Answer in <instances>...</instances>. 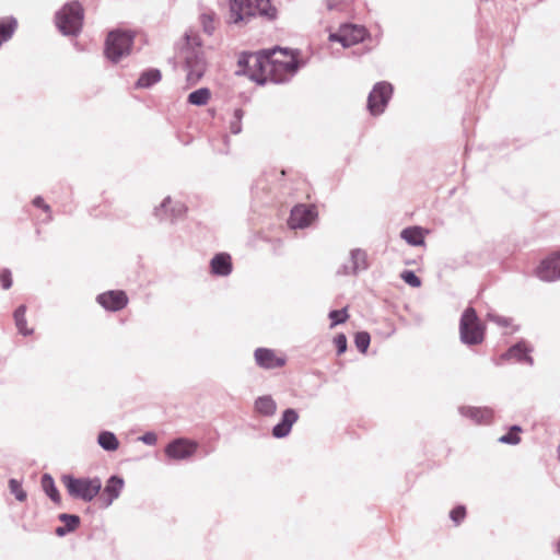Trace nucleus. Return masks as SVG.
I'll use <instances>...</instances> for the list:
<instances>
[{
    "instance_id": "obj_1",
    "label": "nucleus",
    "mask_w": 560,
    "mask_h": 560,
    "mask_svg": "<svg viewBox=\"0 0 560 560\" xmlns=\"http://www.w3.org/2000/svg\"><path fill=\"white\" fill-rule=\"evenodd\" d=\"M243 60L240 61L242 63ZM249 77L264 84L267 81L283 83L289 81L301 67L293 51L276 48L271 51L249 54L244 58Z\"/></svg>"
},
{
    "instance_id": "obj_2",
    "label": "nucleus",
    "mask_w": 560,
    "mask_h": 560,
    "mask_svg": "<svg viewBox=\"0 0 560 560\" xmlns=\"http://www.w3.org/2000/svg\"><path fill=\"white\" fill-rule=\"evenodd\" d=\"M256 15L273 20L277 9L270 3V0H231L230 23L236 25L247 23Z\"/></svg>"
},
{
    "instance_id": "obj_3",
    "label": "nucleus",
    "mask_w": 560,
    "mask_h": 560,
    "mask_svg": "<svg viewBox=\"0 0 560 560\" xmlns=\"http://www.w3.org/2000/svg\"><path fill=\"white\" fill-rule=\"evenodd\" d=\"M56 26L66 36L80 33L83 23V9L78 1L65 4L55 16Z\"/></svg>"
},
{
    "instance_id": "obj_4",
    "label": "nucleus",
    "mask_w": 560,
    "mask_h": 560,
    "mask_svg": "<svg viewBox=\"0 0 560 560\" xmlns=\"http://www.w3.org/2000/svg\"><path fill=\"white\" fill-rule=\"evenodd\" d=\"M62 482L72 498L85 502L92 501L102 489V482L98 478H75L71 475H65L62 476Z\"/></svg>"
},
{
    "instance_id": "obj_5",
    "label": "nucleus",
    "mask_w": 560,
    "mask_h": 560,
    "mask_svg": "<svg viewBox=\"0 0 560 560\" xmlns=\"http://www.w3.org/2000/svg\"><path fill=\"white\" fill-rule=\"evenodd\" d=\"M459 335L463 343L468 346L479 345L485 338V327L480 323L475 308L467 307L459 322Z\"/></svg>"
},
{
    "instance_id": "obj_6",
    "label": "nucleus",
    "mask_w": 560,
    "mask_h": 560,
    "mask_svg": "<svg viewBox=\"0 0 560 560\" xmlns=\"http://www.w3.org/2000/svg\"><path fill=\"white\" fill-rule=\"evenodd\" d=\"M132 40L133 37L129 32H110L105 43L106 57L113 62H118L122 57L130 54Z\"/></svg>"
},
{
    "instance_id": "obj_7",
    "label": "nucleus",
    "mask_w": 560,
    "mask_h": 560,
    "mask_svg": "<svg viewBox=\"0 0 560 560\" xmlns=\"http://www.w3.org/2000/svg\"><path fill=\"white\" fill-rule=\"evenodd\" d=\"M186 81L188 85H195L203 75L207 62L200 48H188L185 52Z\"/></svg>"
},
{
    "instance_id": "obj_8",
    "label": "nucleus",
    "mask_w": 560,
    "mask_h": 560,
    "mask_svg": "<svg viewBox=\"0 0 560 560\" xmlns=\"http://www.w3.org/2000/svg\"><path fill=\"white\" fill-rule=\"evenodd\" d=\"M366 34L368 32L363 26L343 24L337 32L329 34V40L340 43L343 48H348L362 42Z\"/></svg>"
},
{
    "instance_id": "obj_9",
    "label": "nucleus",
    "mask_w": 560,
    "mask_h": 560,
    "mask_svg": "<svg viewBox=\"0 0 560 560\" xmlns=\"http://www.w3.org/2000/svg\"><path fill=\"white\" fill-rule=\"evenodd\" d=\"M393 94V86L388 82H378L369 94L368 108L372 115L384 112Z\"/></svg>"
},
{
    "instance_id": "obj_10",
    "label": "nucleus",
    "mask_w": 560,
    "mask_h": 560,
    "mask_svg": "<svg viewBox=\"0 0 560 560\" xmlns=\"http://www.w3.org/2000/svg\"><path fill=\"white\" fill-rule=\"evenodd\" d=\"M186 211L187 208L182 201L174 200L167 196L154 208L153 214L160 221L170 220L171 222H175L183 218Z\"/></svg>"
},
{
    "instance_id": "obj_11",
    "label": "nucleus",
    "mask_w": 560,
    "mask_h": 560,
    "mask_svg": "<svg viewBox=\"0 0 560 560\" xmlns=\"http://www.w3.org/2000/svg\"><path fill=\"white\" fill-rule=\"evenodd\" d=\"M198 443L185 438H178L165 446V455L173 460L190 458L197 451Z\"/></svg>"
},
{
    "instance_id": "obj_12",
    "label": "nucleus",
    "mask_w": 560,
    "mask_h": 560,
    "mask_svg": "<svg viewBox=\"0 0 560 560\" xmlns=\"http://www.w3.org/2000/svg\"><path fill=\"white\" fill-rule=\"evenodd\" d=\"M317 212L314 206L298 205L291 210L288 224L291 229H305L316 219Z\"/></svg>"
},
{
    "instance_id": "obj_13",
    "label": "nucleus",
    "mask_w": 560,
    "mask_h": 560,
    "mask_svg": "<svg viewBox=\"0 0 560 560\" xmlns=\"http://www.w3.org/2000/svg\"><path fill=\"white\" fill-rule=\"evenodd\" d=\"M537 277L547 282L560 279V250L545 258L536 269Z\"/></svg>"
},
{
    "instance_id": "obj_14",
    "label": "nucleus",
    "mask_w": 560,
    "mask_h": 560,
    "mask_svg": "<svg viewBox=\"0 0 560 560\" xmlns=\"http://www.w3.org/2000/svg\"><path fill=\"white\" fill-rule=\"evenodd\" d=\"M97 303L106 311L118 312L128 304V296L122 290H110L96 296Z\"/></svg>"
},
{
    "instance_id": "obj_15",
    "label": "nucleus",
    "mask_w": 560,
    "mask_h": 560,
    "mask_svg": "<svg viewBox=\"0 0 560 560\" xmlns=\"http://www.w3.org/2000/svg\"><path fill=\"white\" fill-rule=\"evenodd\" d=\"M254 358L256 364L265 370L278 369L285 364L284 357H278L275 350L268 348H257Z\"/></svg>"
},
{
    "instance_id": "obj_16",
    "label": "nucleus",
    "mask_w": 560,
    "mask_h": 560,
    "mask_svg": "<svg viewBox=\"0 0 560 560\" xmlns=\"http://www.w3.org/2000/svg\"><path fill=\"white\" fill-rule=\"evenodd\" d=\"M369 267L368 255L360 248L350 252V265H343L337 271L338 275H357L360 271L366 270Z\"/></svg>"
},
{
    "instance_id": "obj_17",
    "label": "nucleus",
    "mask_w": 560,
    "mask_h": 560,
    "mask_svg": "<svg viewBox=\"0 0 560 560\" xmlns=\"http://www.w3.org/2000/svg\"><path fill=\"white\" fill-rule=\"evenodd\" d=\"M298 420L299 413L295 409L288 408L283 410L280 421L272 428V436L276 439L287 438Z\"/></svg>"
},
{
    "instance_id": "obj_18",
    "label": "nucleus",
    "mask_w": 560,
    "mask_h": 560,
    "mask_svg": "<svg viewBox=\"0 0 560 560\" xmlns=\"http://www.w3.org/2000/svg\"><path fill=\"white\" fill-rule=\"evenodd\" d=\"M532 348L524 341L517 342L512 346L505 353L502 354V359L514 360L520 363L533 365L534 361L530 357Z\"/></svg>"
},
{
    "instance_id": "obj_19",
    "label": "nucleus",
    "mask_w": 560,
    "mask_h": 560,
    "mask_svg": "<svg viewBox=\"0 0 560 560\" xmlns=\"http://www.w3.org/2000/svg\"><path fill=\"white\" fill-rule=\"evenodd\" d=\"M253 408L256 415L271 418L277 413L278 405L271 395H261L254 400Z\"/></svg>"
},
{
    "instance_id": "obj_20",
    "label": "nucleus",
    "mask_w": 560,
    "mask_h": 560,
    "mask_svg": "<svg viewBox=\"0 0 560 560\" xmlns=\"http://www.w3.org/2000/svg\"><path fill=\"white\" fill-rule=\"evenodd\" d=\"M211 273L218 277H228L232 272L231 256L226 253H219L210 260Z\"/></svg>"
},
{
    "instance_id": "obj_21",
    "label": "nucleus",
    "mask_w": 560,
    "mask_h": 560,
    "mask_svg": "<svg viewBox=\"0 0 560 560\" xmlns=\"http://www.w3.org/2000/svg\"><path fill=\"white\" fill-rule=\"evenodd\" d=\"M459 413L471 419L475 423H488L492 418V410L480 407H460Z\"/></svg>"
},
{
    "instance_id": "obj_22",
    "label": "nucleus",
    "mask_w": 560,
    "mask_h": 560,
    "mask_svg": "<svg viewBox=\"0 0 560 560\" xmlns=\"http://www.w3.org/2000/svg\"><path fill=\"white\" fill-rule=\"evenodd\" d=\"M124 488V480L122 478L120 477H117V476H112L106 486H105V489H104V495H106L107 498L105 499V506H109L114 500H116L121 490Z\"/></svg>"
},
{
    "instance_id": "obj_23",
    "label": "nucleus",
    "mask_w": 560,
    "mask_h": 560,
    "mask_svg": "<svg viewBox=\"0 0 560 560\" xmlns=\"http://www.w3.org/2000/svg\"><path fill=\"white\" fill-rule=\"evenodd\" d=\"M400 237L411 246H421L424 244L423 230L419 226L404 229L400 233Z\"/></svg>"
},
{
    "instance_id": "obj_24",
    "label": "nucleus",
    "mask_w": 560,
    "mask_h": 560,
    "mask_svg": "<svg viewBox=\"0 0 560 560\" xmlns=\"http://www.w3.org/2000/svg\"><path fill=\"white\" fill-rule=\"evenodd\" d=\"M18 27V21L14 18H5L0 20V46L8 42Z\"/></svg>"
},
{
    "instance_id": "obj_25",
    "label": "nucleus",
    "mask_w": 560,
    "mask_h": 560,
    "mask_svg": "<svg viewBox=\"0 0 560 560\" xmlns=\"http://www.w3.org/2000/svg\"><path fill=\"white\" fill-rule=\"evenodd\" d=\"M161 80V72L158 69H150L141 73L136 86L139 89H148Z\"/></svg>"
},
{
    "instance_id": "obj_26",
    "label": "nucleus",
    "mask_w": 560,
    "mask_h": 560,
    "mask_svg": "<svg viewBox=\"0 0 560 560\" xmlns=\"http://www.w3.org/2000/svg\"><path fill=\"white\" fill-rule=\"evenodd\" d=\"M200 23L203 32L208 35H212L217 27V15L210 9H202L200 13Z\"/></svg>"
},
{
    "instance_id": "obj_27",
    "label": "nucleus",
    "mask_w": 560,
    "mask_h": 560,
    "mask_svg": "<svg viewBox=\"0 0 560 560\" xmlns=\"http://www.w3.org/2000/svg\"><path fill=\"white\" fill-rule=\"evenodd\" d=\"M97 442L100 446L108 452H114L118 448L119 442L116 435L109 431H103L98 434Z\"/></svg>"
},
{
    "instance_id": "obj_28",
    "label": "nucleus",
    "mask_w": 560,
    "mask_h": 560,
    "mask_svg": "<svg viewBox=\"0 0 560 560\" xmlns=\"http://www.w3.org/2000/svg\"><path fill=\"white\" fill-rule=\"evenodd\" d=\"M211 97V92L208 88H200L188 95L187 102L191 105L203 106Z\"/></svg>"
},
{
    "instance_id": "obj_29",
    "label": "nucleus",
    "mask_w": 560,
    "mask_h": 560,
    "mask_svg": "<svg viewBox=\"0 0 560 560\" xmlns=\"http://www.w3.org/2000/svg\"><path fill=\"white\" fill-rule=\"evenodd\" d=\"M26 307L25 305L19 306L14 312V320L16 328L20 334L24 336H28L33 334V329H28L26 327V318H25Z\"/></svg>"
},
{
    "instance_id": "obj_30",
    "label": "nucleus",
    "mask_w": 560,
    "mask_h": 560,
    "mask_svg": "<svg viewBox=\"0 0 560 560\" xmlns=\"http://www.w3.org/2000/svg\"><path fill=\"white\" fill-rule=\"evenodd\" d=\"M42 487L45 493L54 501H60V494L55 486V481L52 477L48 474L43 475L42 477Z\"/></svg>"
},
{
    "instance_id": "obj_31",
    "label": "nucleus",
    "mask_w": 560,
    "mask_h": 560,
    "mask_svg": "<svg viewBox=\"0 0 560 560\" xmlns=\"http://www.w3.org/2000/svg\"><path fill=\"white\" fill-rule=\"evenodd\" d=\"M521 431V427L513 425L506 434L499 438V442L503 444L517 445L521 442V438L518 435Z\"/></svg>"
},
{
    "instance_id": "obj_32",
    "label": "nucleus",
    "mask_w": 560,
    "mask_h": 560,
    "mask_svg": "<svg viewBox=\"0 0 560 560\" xmlns=\"http://www.w3.org/2000/svg\"><path fill=\"white\" fill-rule=\"evenodd\" d=\"M243 117H244V112L241 108H237L234 110L233 117L229 125L231 133L238 135L242 131Z\"/></svg>"
},
{
    "instance_id": "obj_33",
    "label": "nucleus",
    "mask_w": 560,
    "mask_h": 560,
    "mask_svg": "<svg viewBox=\"0 0 560 560\" xmlns=\"http://www.w3.org/2000/svg\"><path fill=\"white\" fill-rule=\"evenodd\" d=\"M328 316L331 319L330 328L345 323L349 317L347 308L330 311Z\"/></svg>"
},
{
    "instance_id": "obj_34",
    "label": "nucleus",
    "mask_w": 560,
    "mask_h": 560,
    "mask_svg": "<svg viewBox=\"0 0 560 560\" xmlns=\"http://www.w3.org/2000/svg\"><path fill=\"white\" fill-rule=\"evenodd\" d=\"M9 489L18 501L23 502L26 500V492L23 490L21 482L16 479L9 480Z\"/></svg>"
},
{
    "instance_id": "obj_35",
    "label": "nucleus",
    "mask_w": 560,
    "mask_h": 560,
    "mask_svg": "<svg viewBox=\"0 0 560 560\" xmlns=\"http://www.w3.org/2000/svg\"><path fill=\"white\" fill-rule=\"evenodd\" d=\"M351 0H325L328 11L345 12L349 9Z\"/></svg>"
},
{
    "instance_id": "obj_36",
    "label": "nucleus",
    "mask_w": 560,
    "mask_h": 560,
    "mask_svg": "<svg viewBox=\"0 0 560 560\" xmlns=\"http://www.w3.org/2000/svg\"><path fill=\"white\" fill-rule=\"evenodd\" d=\"M370 341H371V338L368 332H365V331L357 332L355 338H354V343L360 352H362V353L366 352V350L370 346Z\"/></svg>"
},
{
    "instance_id": "obj_37",
    "label": "nucleus",
    "mask_w": 560,
    "mask_h": 560,
    "mask_svg": "<svg viewBox=\"0 0 560 560\" xmlns=\"http://www.w3.org/2000/svg\"><path fill=\"white\" fill-rule=\"evenodd\" d=\"M59 520L65 524L69 532H73L80 524V517L73 514H60Z\"/></svg>"
},
{
    "instance_id": "obj_38",
    "label": "nucleus",
    "mask_w": 560,
    "mask_h": 560,
    "mask_svg": "<svg viewBox=\"0 0 560 560\" xmlns=\"http://www.w3.org/2000/svg\"><path fill=\"white\" fill-rule=\"evenodd\" d=\"M401 279L412 288H419L421 285V280L418 276L415 275L413 271L406 270L401 273Z\"/></svg>"
},
{
    "instance_id": "obj_39",
    "label": "nucleus",
    "mask_w": 560,
    "mask_h": 560,
    "mask_svg": "<svg viewBox=\"0 0 560 560\" xmlns=\"http://www.w3.org/2000/svg\"><path fill=\"white\" fill-rule=\"evenodd\" d=\"M465 516L466 509L463 505H458L450 512V517L455 523V525H459L464 521Z\"/></svg>"
},
{
    "instance_id": "obj_40",
    "label": "nucleus",
    "mask_w": 560,
    "mask_h": 560,
    "mask_svg": "<svg viewBox=\"0 0 560 560\" xmlns=\"http://www.w3.org/2000/svg\"><path fill=\"white\" fill-rule=\"evenodd\" d=\"M487 318L490 322H493L494 324H497L500 327H509V326H511V318H508V317H504V316H501V315H498V314H494V313H488L487 314Z\"/></svg>"
},
{
    "instance_id": "obj_41",
    "label": "nucleus",
    "mask_w": 560,
    "mask_h": 560,
    "mask_svg": "<svg viewBox=\"0 0 560 560\" xmlns=\"http://www.w3.org/2000/svg\"><path fill=\"white\" fill-rule=\"evenodd\" d=\"M33 205L47 213V221L52 220L50 206L47 205L40 196L33 199Z\"/></svg>"
},
{
    "instance_id": "obj_42",
    "label": "nucleus",
    "mask_w": 560,
    "mask_h": 560,
    "mask_svg": "<svg viewBox=\"0 0 560 560\" xmlns=\"http://www.w3.org/2000/svg\"><path fill=\"white\" fill-rule=\"evenodd\" d=\"M0 282L4 290H8L12 287V277L9 269H3L0 271Z\"/></svg>"
},
{
    "instance_id": "obj_43",
    "label": "nucleus",
    "mask_w": 560,
    "mask_h": 560,
    "mask_svg": "<svg viewBox=\"0 0 560 560\" xmlns=\"http://www.w3.org/2000/svg\"><path fill=\"white\" fill-rule=\"evenodd\" d=\"M334 343L337 348L338 354L346 352L347 350V337L343 334H339L335 337Z\"/></svg>"
},
{
    "instance_id": "obj_44",
    "label": "nucleus",
    "mask_w": 560,
    "mask_h": 560,
    "mask_svg": "<svg viewBox=\"0 0 560 560\" xmlns=\"http://www.w3.org/2000/svg\"><path fill=\"white\" fill-rule=\"evenodd\" d=\"M138 440L147 445H155L158 442V435L154 432H147L139 436Z\"/></svg>"
},
{
    "instance_id": "obj_45",
    "label": "nucleus",
    "mask_w": 560,
    "mask_h": 560,
    "mask_svg": "<svg viewBox=\"0 0 560 560\" xmlns=\"http://www.w3.org/2000/svg\"><path fill=\"white\" fill-rule=\"evenodd\" d=\"M186 38H187V44L189 46H200V42L198 40L197 36H190V35H186Z\"/></svg>"
},
{
    "instance_id": "obj_46",
    "label": "nucleus",
    "mask_w": 560,
    "mask_h": 560,
    "mask_svg": "<svg viewBox=\"0 0 560 560\" xmlns=\"http://www.w3.org/2000/svg\"><path fill=\"white\" fill-rule=\"evenodd\" d=\"M68 533H70V532H69V529L66 526H59V527L56 528V534L59 537H62V536H65Z\"/></svg>"
},
{
    "instance_id": "obj_47",
    "label": "nucleus",
    "mask_w": 560,
    "mask_h": 560,
    "mask_svg": "<svg viewBox=\"0 0 560 560\" xmlns=\"http://www.w3.org/2000/svg\"><path fill=\"white\" fill-rule=\"evenodd\" d=\"M558 458L560 460V445L558 446Z\"/></svg>"
},
{
    "instance_id": "obj_48",
    "label": "nucleus",
    "mask_w": 560,
    "mask_h": 560,
    "mask_svg": "<svg viewBox=\"0 0 560 560\" xmlns=\"http://www.w3.org/2000/svg\"><path fill=\"white\" fill-rule=\"evenodd\" d=\"M557 549H558V552L560 553V539H559V542H558Z\"/></svg>"
}]
</instances>
